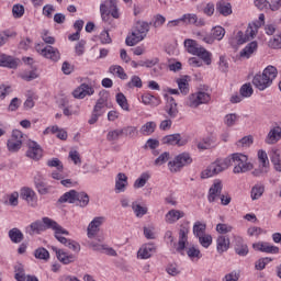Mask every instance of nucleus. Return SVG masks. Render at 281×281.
Here are the masks:
<instances>
[{"label":"nucleus","mask_w":281,"mask_h":281,"mask_svg":"<svg viewBox=\"0 0 281 281\" xmlns=\"http://www.w3.org/2000/svg\"><path fill=\"white\" fill-rule=\"evenodd\" d=\"M249 158L245 154L236 153L226 157L224 160H217L212 162L204 171L201 173V179H210L215 175H220L224 170H227L229 166H234V175H240L254 170V165L248 162Z\"/></svg>","instance_id":"obj_1"},{"label":"nucleus","mask_w":281,"mask_h":281,"mask_svg":"<svg viewBox=\"0 0 281 281\" xmlns=\"http://www.w3.org/2000/svg\"><path fill=\"white\" fill-rule=\"evenodd\" d=\"M278 78V68L274 66H268L262 74H257L252 78V85L259 91H265V89H269L271 85H273V80Z\"/></svg>","instance_id":"obj_2"},{"label":"nucleus","mask_w":281,"mask_h":281,"mask_svg":"<svg viewBox=\"0 0 281 281\" xmlns=\"http://www.w3.org/2000/svg\"><path fill=\"white\" fill-rule=\"evenodd\" d=\"M148 32H150V23L144 21L136 22L132 36L125 40L126 45H128V47H135L137 43L146 38Z\"/></svg>","instance_id":"obj_3"},{"label":"nucleus","mask_w":281,"mask_h":281,"mask_svg":"<svg viewBox=\"0 0 281 281\" xmlns=\"http://www.w3.org/2000/svg\"><path fill=\"white\" fill-rule=\"evenodd\" d=\"M100 13L102 21H109L110 16L120 19V9L117 8V0H105L100 4Z\"/></svg>","instance_id":"obj_4"},{"label":"nucleus","mask_w":281,"mask_h":281,"mask_svg":"<svg viewBox=\"0 0 281 281\" xmlns=\"http://www.w3.org/2000/svg\"><path fill=\"white\" fill-rule=\"evenodd\" d=\"M192 164V156H190L189 153H182L178 156L172 161L168 162V168L170 172H179L181 168H186V166H190Z\"/></svg>","instance_id":"obj_5"},{"label":"nucleus","mask_w":281,"mask_h":281,"mask_svg":"<svg viewBox=\"0 0 281 281\" xmlns=\"http://www.w3.org/2000/svg\"><path fill=\"white\" fill-rule=\"evenodd\" d=\"M35 49L40 56L53 60V63H58L60 60V52L54 46H44L43 44H37Z\"/></svg>","instance_id":"obj_6"},{"label":"nucleus","mask_w":281,"mask_h":281,"mask_svg":"<svg viewBox=\"0 0 281 281\" xmlns=\"http://www.w3.org/2000/svg\"><path fill=\"white\" fill-rule=\"evenodd\" d=\"M260 27V22L250 23L245 33L243 31H238L236 38L238 45H245L248 41H251L256 34H258V29Z\"/></svg>","instance_id":"obj_7"},{"label":"nucleus","mask_w":281,"mask_h":281,"mask_svg":"<svg viewBox=\"0 0 281 281\" xmlns=\"http://www.w3.org/2000/svg\"><path fill=\"white\" fill-rule=\"evenodd\" d=\"M7 146L10 153H16L21 150V146H23V132L14 130L12 132L11 138L7 143Z\"/></svg>","instance_id":"obj_8"},{"label":"nucleus","mask_w":281,"mask_h":281,"mask_svg":"<svg viewBox=\"0 0 281 281\" xmlns=\"http://www.w3.org/2000/svg\"><path fill=\"white\" fill-rule=\"evenodd\" d=\"M209 100H210V94H207V92L200 91L189 95V100L187 104L191 109H196V106H200V104H207Z\"/></svg>","instance_id":"obj_9"},{"label":"nucleus","mask_w":281,"mask_h":281,"mask_svg":"<svg viewBox=\"0 0 281 281\" xmlns=\"http://www.w3.org/2000/svg\"><path fill=\"white\" fill-rule=\"evenodd\" d=\"M95 93V89L88 83H81L77 89L74 90L72 95L77 98V100H83L87 95H93Z\"/></svg>","instance_id":"obj_10"},{"label":"nucleus","mask_w":281,"mask_h":281,"mask_svg":"<svg viewBox=\"0 0 281 281\" xmlns=\"http://www.w3.org/2000/svg\"><path fill=\"white\" fill-rule=\"evenodd\" d=\"M45 229H54L55 234H64L65 236H69V231L63 228L56 221L49 217H43L42 220Z\"/></svg>","instance_id":"obj_11"},{"label":"nucleus","mask_w":281,"mask_h":281,"mask_svg":"<svg viewBox=\"0 0 281 281\" xmlns=\"http://www.w3.org/2000/svg\"><path fill=\"white\" fill-rule=\"evenodd\" d=\"M188 234H190V226H188V223L180 225L179 241L178 247L176 248L177 251L181 252L183 249H186V243H188Z\"/></svg>","instance_id":"obj_12"},{"label":"nucleus","mask_w":281,"mask_h":281,"mask_svg":"<svg viewBox=\"0 0 281 281\" xmlns=\"http://www.w3.org/2000/svg\"><path fill=\"white\" fill-rule=\"evenodd\" d=\"M234 250L237 256L245 257L249 254V246H247L243 237L234 236Z\"/></svg>","instance_id":"obj_13"},{"label":"nucleus","mask_w":281,"mask_h":281,"mask_svg":"<svg viewBox=\"0 0 281 281\" xmlns=\"http://www.w3.org/2000/svg\"><path fill=\"white\" fill-rule=\"evenodd\" d=\"M26 157L38 161V159L43 157V148H41V145L34 140L29 142V150L26 151Z\"/></svg>","instance_id":"obj_14"},{"label":"nucleus","mask_w":281,"mask_h":281,"mask_svg":"<svg viewBox=\"0 0 281 281\" xmlns=\"http://www.w3.org/2000/svg\"><path fill=\"white\" fill-rule=\"evenodd\" d=\"M162 144H166L167 146H186L188 140L182 139L181 134L177 133L162 137Z\"/></svg>","instance_id":"obj_15"},{"label":"nucleus","mask_w":281,"mask_h":281,"mask_svg":"<svg viewBox=\"0 0 281 281\" xmlns=\"http://www.w3.org/2000/svg\"><path fill=\"white\" fill-rule=\"evenodd\" d=\"M104 223V217L99 216L94 217L90 224L88 225V238H95L98 236V232H100V226Z\"/></svg>","instance_id":"obj_16"},{"label":"nucleus","mask_w":281,"mask_h":281,"mask_svg":"<svg viewBox=\"0 0 281 281\" xmlns=\"http://www.w3.org/2000/svg\"><path fill=\"white\" fill-rule=\"evenodd\" d=\"M156 251H157V246H155V244L153 243H149V244L143 245L139 248V250L137 251V256L142 260H148V258H151L153 254H155Z\"/></svg>","instance_id":"obj_17"},{"label":"nucleus","mask_w":281,"mask_h":281,"mask_svg":"<svg viewBox=\"0 0 281 281\" xmlns=\"http://www.w3.org/2000/svg\"><path fill=\"white\" fill-rule=\"evenodd\" d=\"M252 249L255 251H262L263 254H280L279 247L262 241L252 244Z\"/></svg>","instance_id":"obj_18"},{"label":"nucleus","mask_w":281,"mask_h":281,"mask_svg":"<svg viewBox=\"0 0 281 281\" xmlns=\"http://www.w3.org/2000/svg\"><path fill=\"white\" fill-rule=\"evenodd\" d=\"M53 251L56 254L57 260L63 265H71L76 260L74 255H68L63 249L57 248L56 246H52Z\"/></svg>","instance_id":"obj_19"},{"label":"nucleus","mask_w":281,"mask_h":281,"mask_svg":"<svg viewBox=\"0 0 281 281\" xmlns=\"http://www.w3.org/2000/svg\"><path fill=\"white\" fill-rule=\"evenodd\" d=\"M255 5L259 10H267L270 8L272 12H277V10L281 7V0H271V3L267 0H256Z\"/></svg>","instance_id":"obj_20"},{"label":"nucleus","mask_w":281,"mask_h":281,"mask_svg":"<svg viewBox=\"0 0 281 281\" xmlns=\"http://www.w3.org/2000/svg\"><path fill=\"white\" fill-rule=\"evenodd\" d=\"M19 63H21L19 58L0 54V67H7V69H16V67H19Z\"/></svg>","instance_id":"obj_21"},{"label":"nucleus","mask_w":281,"mask_h":281,"mask_svg":"<svg viewBox=\"0 0 281 281\" xmlns=\"http://www.w3.org/2000/svg\"><path fill=\"white\" fill-rule=\"evenodd\" d=\"M20 196L31 205V207H36V193L31 188H22Z\"/></svg>","instance_id":"obj_22"},{"label":"nucleus","mask_w":281,"mask_h":281,"mask_svg":"<svg viewBox=\"0 0 281 281\" xmlns=\"http://www.w3.org/2000/svg\"><path fill=\"white\" fill-rule=\"evenodd\" d=\"M34 183L38 194H49V187H47V183H45V178H43V175L37 173L34 177Z\"/></svg>","instance_id":"obj_23"},{"label":"nucleus","mask_w":281,"mask_h":281,"mask_svg":"<svg viewBox=\"0 0 281 281\" xmlns=\"http://www.w3.org/2000/svg\"><path fill=\"white\" fill-rule=\"evenodd\" d=\"M165 111L171 120H175L179 115V108H177V101L175 98L169 97L165 105Z\"/></svg>","instance_id":"obj_24"},{"label":"nucleus","mask_w":281,"mask_h":281,"mask_svg":"<svg viewBox=\"0 0 281 281\" xmlns=\"http://www.w3.org/2000/svg\"><path fill=\"white\" fill-rule=\"evenodd\" d=\"M128 187V177L126 173H117L116 180H115V191L117 193L120 192H126V188Z\"/></svg>","instance_id":"obj_25"},{"label":"nucleus","mask_w":281,"mask_h":281,"mask_svg":"<svg viewBox=\"0 0 281 281\" xmlns=\"http://www.w3.org/2000/svg\"><path fill=\"white\" fill-rule=\"evenodd\" d=\"M180 21H183L184 23H188L189 25H196V27H203L205 25V20L200 19L194 13H188L180 19Z\"/></svg>","instance_id":"obj_26"},{"label":"nucleus","mask_w":281,"mask_h":281,"mask_svg":"<svg viewBox=\"0 0 281 281\" xmlns=\"http://www.w3.org/2000/svg\"><path fill=\"white\" fill-rule=\"evenodd\" d=\"M223 192V183L221 181L214 182V184L209 190V201L214 203L217 196H221Z\"/></svg>","instance_id":"obj_27"},{"label":"nucleus","mask_w":281,"mask_h":281,"mask_svg":"<svg viewBox=\"0 0 281 281\" xmlns=\"http://www.w3.org/2000/svg\"><path fill=\"white\" fill-rule=\"evenodd\" d=\"M215 10L218 14H222V16H229V14H232V3L220 0L215 5Z\"/></svg>","instance_id":"obj_28"},{"label":"nucleus","mask_w":281,"mask_h":281,"mask_svg":"<svg viewBox=\"0 0 281 281\" xmlns=\"http://www.w3.org/2000/svg\"><path fill=\"white\" fill-rule=\"evenodd\" d=\"M229 237L225 236V235H220L216 239V250L220 254H225V251H227V249H229Z\"/></svg>","instance_id":"obj_29"},{"label":"nucleus","mask_w":281,"mask_h":281,"mask_svg":"<svg viewBox=\"0 0 281 281\" xmlns=\"http://www.w3.org/2000/svg\"><path fill=\"white\" fill-rule=\"evenodd\" d=\"M281 139V127L277 126L273 127L272 130H270V132L268 133V136L266 138V142L268 144H278V142H280Z\"/></svg>","instance_id":"obj_30"},{"label":"nucleus","mask_w":281,"mask_h":281,"mask_svg":"<svg viewBox=\"0 0 281 281\" xmlns=\"http://www.w3.org/2000/svg\"><path fill=\"white\" fill-rule=\"evenodd\" d=\"M258 49V42L254 41L250 42L245 46L244 49L240 50L239 56L240 58H251V54Z\"/></svg>","instance_id":"obj_31"},{"label":"nucleus","mask_w":281,"mask_h":281,"mask_svg":"<svg viewBox=\"0 0 281 281\" xmlns=\"http://www.w3.org/2000/svg\"><path fill=\"white\" fill-rule=\"evenodd\" d=\"M184 47L189 54H192V56H196L202 46L199 45L196 41L188 38L184 41Z\"/></svg>","instance_id":"obj_32"},{"label":"nucleus","mask_w":281,"mask_h":281,"mask_svg":"<svg viewBox=\"0 0 281 281\" xmlns=\"http://www.w3.org/2000/svg\"><path fill=\"white\" fill-rule=\"evenodd\" d=\"M142 102L143 104H149V106H159V104H161V99L150 93H145L142 95Z\"/></svg>","instance_id":"obj_33"},{"label":"nucleus","mask_w":281,"mask_h":281,"mask_svg":"<svg viewBox=\"0 0 281 281\" xmlns=\"http://www.w3.org/2000/svg\"><path fill=\"white\" fill-rule=\"evenodd\" d=\"M78 196V191L70 190L64 193L59 199L58 203H76V199Z\"/></svg>","instance_id":"obj_34"},{"label":"nucleus","mask_w":281,"mask_h":281,"mask_svg":"<svg viewBox=\"0 0 281 281\" xmlns=\"http://www.w3.org/2000/svg\"><path fill=\"white\" fill-rule=\"evenodd\" d=\"M183 216H186L183 211L171 210L166 214L167 223H177V221H179V218H183Z\"/></svg>","instance_id":"obj_35"},{"label":"nucleus","mask_w":281,"mask_h":281,"mask_svg":"<svg viewBox=\"0 0 281 281\" xmlns=\"http://www.w3.org/2000/svg\"><path fill=\"white\" fill-rule=\"evenodd\" d=\"M9 238L11 243H15L19 245V243H23V239L25 238L21 229L19 228H11L9 231Z\"/></svg>","instance_id":"obj_36"},{"label":"nucleus","mask_w":281,"mask_h":281,"mask_svg":"<svg viewBox=\"0 0 281 281\" xmlns=\"http://www.w3.org/2000/svg\"><path fill=\"white\" fill-rule=\"evenodd\" d=\"M41 232H45V224L41 221L33 222L27 228V234H30V236L41 234Z\"/></svg>","instance_id":"obj_37"},{"label":"nucleus","mask_w":281,"mask_h":281,"mask_svg":"<svg viewBox=\"0 0 281 281\" xmlns=\"http://www.w3.org/2000/svg\"><path fill=\"white\" fill-rule=\"evenodd\" d=\"M109 72L112 74V76H117L121 80H126L128 78V75H126L124 68L120 65L110 66Z\"/></svg>","instance_id":"obj_38"},{"label":"nucleus","mask_w":281,"mask_h":281,"mask_svg":"<svg viewBox=\"0 0 281 281\" xmlns=\"http://www.w3.org/2000/svg\"><path fill=\"white\" fill-rule=\"evenodd\" d=\"M271 162L274 166L277 172H281V159H280V149H272L270 155Z\"/></svg>","instance_id":"obj_39"},{"label":"nucleus","mask_w":281,"mask_h":281,"mask_svg":"<svg viewBox=\"0 0 281 281\" xmlns=\"http://www.w3.org/2000/svg\"><path fill=\"white\" fill-rule=\"evenodd\" d=\"M121 131L123 135L125 137H128L130 139H135L139 135V131L137 130L136 126H133V125L125 126Z\"/></svg>","instance_id":"obj_40"},{"label":"nucleus","mask_w":281,"mask_h":281,"mask_svg":"<svg viewBox=\"0 0 281 281\" xmlns=\"http://www.w3.org/2000/svg\"><path fill=\"white\" fill-rule=\"evenodd\" d=\"M206 229H207V225L203 222L198 221L193 224V235L195 236V238L204 236Z\"/></svg>","instance_id":"obj_41"},{"label":"nucleus","mask_w":281,"mask_h":281,"mask_svg":"<svg viewBox=\"0 0 281 281\" xmlns=\"http://www.w3.org/2000/svg\"><path fill=\"white\" fill-rule=\"evenodd\" d=\"M198 58H201L205 65H212V53L207 52L203 46L199 49L198 54H195Z\"/></svg>","instance_id":"obj_42"},{"label":"nucleus","mask_w":281,"mask_h":281,"mask_svg":"<svg viewBox=\"0 0 281 281\" xmlns=\"http://www.w3.org/2000/svg\"><path fill=\"white\" fill-rule=\"evenodd\" d=\"M132 210L137 218H142L148 214V207L142 206L137 202L132 203Z\"/></svg>","instance_id":"obj_43"},{"label":"nucleus","mask_w":281,"mask_h":281,"mask_svg":"<svg viewBox=\"0 0 281 281\" xmlns=\"http://www.w3.org/2000/svg\"><path fill=\"white\" fill-rule=\"evenodd\" d=\"M265 194V186L262 184H255L250 191V196L252 201H258L260 196Z\"/></svg>","instance_id":"obj_44"},{"label":"nucleus","mask_w":281,"mask_h":281,"mask_svg":"<svg viewBox=\"0 0 281 281\" xmlns=\"http://www.w3.org/2000/svg\"><path fill=\"white\" fill-rule=\"evenodd\" d=\"M214 144H216V140H214V138L212 137H206L204 139H202L201 142H199L196 144L199 150H209V148H213Z\"/></svg>","instance_id":"obj_45"},{"label":"nucleus","mask_w":281,"mask_h":281,"mask_svg":"<svg viewBox=\"0 0 281 281\" xmlns=\"http://www.w3.org/2000/svg\"><path fill=\"white\" fill-rule=\"evenodd\" d=\"M157 128V124L153 121L145 123L140 127L142 135H153L155 133V130Z\"/></svg>","instance_id":"obj_46"},{"label":"nucleus","mask_w":281,"mask_h":281,"mask_svg":"<svg viewBox=\"0 0 281 281\" xmlns=\"http://www.w3.org/2000/svg\"><path fill=\"white\" fill-rule=\"evenodd\" d=\"M116 103L119 104V106H121V109H123V111H131V108L128 106V100L126 99V95H124V93L119 92L116 94Z\"/></svg>","instance_id":"obj_47"},{"label":"nucleus","mask_w":281,"mask_h":281,"mask_svg":"<svg viewBox=\"0 0 281 281\" xmlns=\"http://www.w3.org/2000/svg\"><path fill=\"white\" fill-rule=\"evenodd\" d=\"M187 256H189L190 260H200V258H203V255L201 254V250L195 246H190L187 248Z\"/></svg>","instance_id":"obj_48"},{"label":"nucleus","mask_w":281,"mask_h":281,"mask_svg":"<svg viewBox=\"0 0 281 281\" xmlns=\"http://www.w3.org/2000/svg\"><path fill=\"white\" fill-rule=\"evenodd\" d=\"M148 179H150V173L148 172L142 173L140 177L135 180L134 188L135 189L144 188V186L148 183Z\"/></svg>","instance_id":"obj_49"},{"label":"nucleus","mask_w":281,"mask_h":281,"mask_svg":"<svg viewBox=\"0 0 281 281\" xmlns=\"http://www.w3.org/2000/svg\"><path fill=\"white\" fill-rule=\"evenodd\" d=\"M14 279L16 281H25L27 280V277H25V269L23 268V265L19 263L14 267Z\"/></svg>","instance_id":"obj_50"},{"label":"nucleus","mask_w":281,"mask_h":281,"mask_svg":"<svg viewBox=\"0 0 281 281\" xmlns=\"http://www.w3.org/2000/svg\"><path fill=\"white\" fill-rule=\"evenodd\" d=\"M211 36H213V41H223L225 36V29L222 26H215L211 31Z\"/></svg>","instance_id":"obj_51"},{"label":"nucleus","mask_w":281,"mask_h":281,"mask_svg":"<svg viewBox=\"0 0 281 281\" xmlns=\"http://www.w3.org/2000/svg\"><path fill=\"white\" fill-rule=\"evenodd\" d=\"M166 23V16L161 14H156L153 18V21L149 23V25H153L156 30L159 27H162L164 24Z\"/></svg>","instance_id":"obj_52"},{"label":"nucleus","mask_w":281,"mask_h":281,"mask_svg":"<svg viewBox=\"0 0 281 281\" xmlns=\"http://www.w3.org/2000/svg\"><path fill=\"white\" fill-rule=\"evenodd\" d=\"M34 256L37 258V260H49V251L43 247L37 248L34 252Z\"/></svg>","instance_id":"obj_53"},{"label":"nucleus","mask_w":281,"mask_h":281,"mask_svg":"<svg viewBox=\"0 0 281 281\" xmlns=\"http://www.w3.org/2000/svg\"><path fill=\"white\" fill-rule=\"evenodd\" d=\"M80 207H87L89 205V194L86 192H77V199Z\"/></svg>","instance_id":"obj_54"},{"label":"nucleus","mask_w":281,"mask_h":281,"mask_svg":"<svg viewBox=\"0 0 281 281\" xmlns=\"http://www.w3.org/2000/svg\"><path fill=\"white\" fill-rule=\"evenodd\" d=\"M239 93L241 98H251L254 95V88H251V83H245L241 86Z\"/></svg>","instance_id":"obj_55"},{"label":"nucleus","mask_w":281,"mask_h":281,"mask_svg":"<svg viewBox=\"0 0 281 281\" xmlns=\"http://www.w3.org/2000/svg\"><path fill=\"white\" fill-rule=\"evenodd\" d=\"M177 83H178V87H179V91L183 95H188V93H190V83H188L187 79H178Z\"/></svg>","instance_id":"obj_56"},{"label":"nucleus","mask_w":281,"mask_h":281,"mask_svg":"<svg viewBox=\"0 0 281 281\" xmlns=\"http://www.w3.org/2000/svg\"><path fill=\"white\" fill-rule=\"evenodd\" d=\"M142 78L139 76H132L131 80L127 82L130 89H142L143 87Z\"/></svg>","instance_id":"obj_57"},{"label":"nucleus","mask_w":281,"mask_h":281,"mask_svg":"<svg viewBox=\"0 0 281 281\" xmlns=\"http://www.w3.org/2000/svg\"><path fill=\"white\" fill-rule=\"evenodd\" d=\"M97 104L102 106H109V91L101 90L99 92V99L97 100Z\"/></svg>","instance_id":"obj_58"},{"label":"nucleus","mask_w":281,"mask_h":281,"mask_svg":"<svg viewBox=\"0 0 281 281\" xmlns=\"http://www.w3.org/2000/svg\"><path fill=\"white\" fill-rule=\"evenodd\" d=\"M258 159L260 166H262L263 168H269V156L267 155V151L260 149L258 151Z\"/></svg>","instance_id":"obj_59"},{"label":"nucleus","mask_w":281,"mask_h":281,"mask_svg":"<svg viewBox=\"0 0 281 281\" xmlns=\"http://www.w3.org/2000/svg\"><path fill=\"white\" fill-rule=\"evenodd\" d=\"M46 166H48V168H57L59 172H63L64 170L63 162L58 158L47 160Z\"/></svg>","instance_id":"obj_60"},{"label":"nucleus","mask_w":281,"mask_h":281,"mask_svg":"<svg viewBox=\"0 0 281 281\" xmlns=\"http://www.w3.org/2000/svg\"><path fill=\"white\" fill-rule=\"evenodd\" d=\"M12 14L14 19H21L25 14V7L23 4H14L12 8Z\"/></svg>","instance_id":"obj_61"},{"label":"nucleus","mask_w":281,"mask_h":281,"mask_svg":"<svg viewBox=\"0 0 281 281\" xmlns=\"http://www.w3.org/2000/svg\"><path fill=\"white\" fill-rule=\"evenodd\" d=\"M122 135H123L122 130L110 131L106 135V139L108 142H117V139H120Z\"/></svg>","instance_id":"obj_62"},{"label":"nucleus","mask_w":281,"mask_h":281,"mask_svg":"<svg viewBox=\"0 0 281 281\" xmlns=\"http://www.w3.org/2000/svg\"><path fill=\"white\" fill-rule=\"evenodd\" d=\"M198 238H199L200 245H202L204 247V249H207V247H210V245H212V235L204 234Z\"/></svg>","instance_id":"obj_63"},{"label":"nucleus","mask_w":281,"mask_h":281,"mask_svg":"<svg viewBox=\"0 0 281 281\" xmlns=\"http://www.w3.org/2000/svg\"><path fill=\"white\" fill-rule=\"evenodd\" d=\"M271 260L272 259L269 257L260 258L259 260L256 261L255 268L257 269V271H262V269H265V267H267V265H269Z\"/></svg>","instance_id":"obj_64"}]
</instances>
